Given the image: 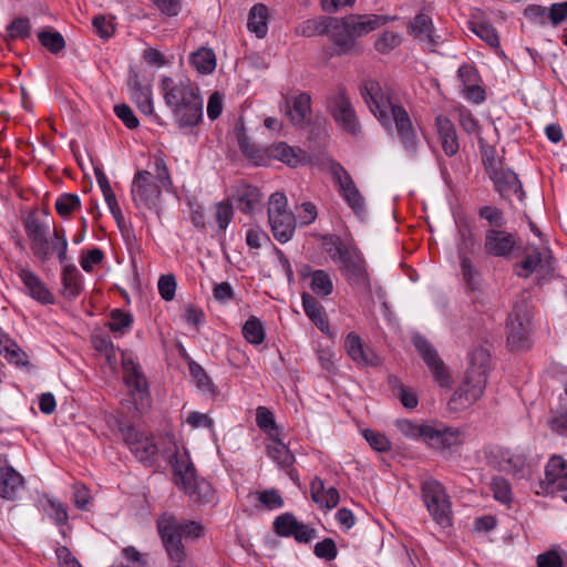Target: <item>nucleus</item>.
Masks as SVG:
<instances>
[{
  "mask_svg": "<svg viewBox=\"0 0 567 567\" xmlns=\"http://www.w3.org/2000/svg\"><path fill=\"white\" fill-rule=\"evenodd\" d=\"M360 93L382 127L399 140L410 158H415L421 140L417 134V125L412 122L406 109L400 103H394L390 93L384 92L375 80L364 81Z\"/></svg>",
  "mask_w": 567,
  "mask_h": 567,
  "instance_id": "1",
  "label": "nucleus"
},
{
  "mask_svg": "<svg viewBox=\"0 0 567 567\" xmlns=\"http://www.w3.org/2000/svg\"><path fill=\"white\" fill-rule=\"evenodd\" d=\"M159 89L174 124L183 132H193L204 120V99L199 86L188 78L162 76Z\"/></svg>",
  "mask_w": 567,
  "mask_h": 567,
  "instance_id": "2",
  "label": "nucleus"
},
{
  "mask_svg": "<svg viewBox=\"0 0 567 567\" xmlns=\"http://www.w3.org/2000/svg\"><path fill=\"white\" fill-rule=\"evenodd\" d=\"M396 19V16L374 13H351L337 18L336 55L361 54L363 48L359 40Z\"/></svg>",
  "mask_w": 567,
  "mask_h": 567,
  "instance_id": "3",
  "label": "nucleus"
},
{
  "mask_svg": "<svg viewBox=\"0 0 567 567\" xmlns=\"http://www.w3.org/2000/svg\"><path fill=\"white\" fill-rule=\"evenodd\" d=\"M491 368V353L484 347H477L468 355V368L464 381L450 400L454 410H464L474 404L484 394Z\"/></svg>",
  "mask_w": 567,
  "mask_h": 567,
  "instance_id": "4",
  "label": "nucleus"
},
{
  "mask_svg": "<svg viewBox=\"0 0 567 567\" xmlns=\"http://www.w3.org/2000/svg\"><path fill=\"white\" fill-rule=\"evenodd\" d=\"M24 230L30 240L33 256L42 264L47 262L53 254H56L60 264L68 259V240L63 229H54L50 241L49 225L41 221L35 214H30L24 220Z\"/></svg>",
  "mask_w": 567,
  "mask_h": 567,
  "instance_id": "5",
  "label": "nucleus"
},
{
  "mask_svg": "<svg viewBox=\"0 0 567 567\" xmlns=\"http://www.w3.org/2000/svg\"><path fill=\"white\" fill-rule=\"evenodd\" d=\"M169 463L174 475L181 481V487L189 497L200 503H212L214 501L215 491L212 484L197 477L195 465L186 451L181 454L178 447L174 446V451L169 455Z\"/></svg>",
  "mask_w": 567,
  "mask_h": 567,
  "instance_id": "6",
  "label": "nucleus"
},
{
  "mask_svg": "<svg viewBox=\"0 0 567 567\" xmlns=\"http://www.w3.org/2000/svg\"><path fill=\"white\" fill-rule=\"evenodd\" d=\"M117 430L132 454L147 467H153L158 461V446L152 433L137 430L128 420H116Z\"/></svg>",
  "mask_w": 567,
  "mask_h": 567,
  "instance_id": "7",
  "label": "nucleus"
},
{
  "mask_svg": "<svg viewBox=\"0 0 567 567\" xmlns=\"http://www.w3.org/2000/svg\"><path fill=\"white\" fill-rule=\"evenodd\" d=\"M421 496L432 519L442 528L452 527V502L445 486L435 478L424 480L421 484Z\"/></svg>",
  "mask_w": 567,
  "mask_h": 567,
  "instance_id": "8",
  "label": "nucleus"
},
{
  "mask_svg": "<svg viewBox=\"0 0 567 567\" xmlns=\"http://www.w3.org/2000/svg\"><path fill=\"white\" fill-rule=\"evenodd\" d=\"M123 381L127 386L128 396L138 413L148 411L152 406V395L147 378L141 364L122 352Z\"/></svg>",
  "mask_w": 567,
  "mask_h": 567,
  "instance_id": "9",
  "label": "nucleus"
},
{
  "mask_svg": "<svg viewBox=\"0 0 567 567\" xmlns=\"http://www.w3.org/2000/svg\"><path fill=\"white\" fill-rule=\"evenodd\" d=\"M481 250V244L475 237L473 227L464 221L457 225L456 251L460 259V267L463 280L472 290L477 289L476 278L480 276L472 264L471 257Z\"/></svg>",
  "mask_w": 567,
  "mask_h": 567,
  "instance_id": "10",
  "label": "nucleus"
},
{
  "mask_svg": "<svg viewBox=\"0 0 567 567\" xmlns=\"http://www.w3.org/2000/svg\"><path fill=\"white\" fill-rule=\"evenodd\" d=\"M326 109L342 131L352 136L361 133L359 117L344 85H339L336 92H330L327 95Z\"/></svg>",
  "mask_w": 567,
  "mask_h": 567,
  "instance_id": "11",
  "label": "nucleus"
},
{
  "mask_svg": "<svg viewBox=\"0 0 567 567\" xmlns=\"http://www.w3.org/2000/svg\"><path fill=\"white\" fill-rule=\"evenodd\" d=\"M530 319L528 301L515 302L506 321L507 347L511 351H523L530 348Z\"/></svg>",
  "mask_w": 567,
  "mask_h": 567,
  "instance_id": "12",
  "label": "nucleus"
},
{
  "mask_svg": "<svg viewBox=\"0 0 567 567\" xmlns=\"http://www.w3.org/2000/svg\"><path fill=\"white\" fill-rule=\"evenodd\" d=\"M555 271L554 256L549 248L527 244L523 250V259L515 265V274L520 278H529L537 272V282L549 279Z\"/></svg>",
  "mask_w": 567,
  "mask_h": 567,
  "instance_id": "13",
  "label": "nucleus"
},
{
  "mask_svg": "<svg viewBox=\"0 0 567 567\" xmlns=\"http://www.w3.org/2000/svg\"><path fill=\"white\" fill-rule=\"evenodd\" d=\"M132 200L135 207L156 209L162 199V187L148 171H137L131 186Z\"/></svg>",
  "mask_w": 567,
  "mask_h": 567,
  "instance_id": "14",
  "label": "nucleus"
},
{
  "mask_svg": "<svg viewBox=\"0 0 567 567\" xmlns=\"http://www.w3.org/2000/svg\"><path fill=\"white\" fill-rule=\"evenodd\" d=\"M337 261L340 262L339 270L341 275L352 288L364 289L370 287L367 262L357 246L343 254Z\"/></svg>",
  "mask_w": 567,
  "mask_h": 567,
  "instance_id": "15",
  "label": "nucleus"
},
{
  "mask_svg": "<svg viewBox=\"0 0 567 567\" xmlns=\"http://www.w3.org/2000/svg\"><path fill=\"white\" fill-rule=\"evenodd\" d=\"M427 447L439 452L441 455H451L464 443L463 432L458 427L446 425H429L423 442Z\"/></svg>",
  "mask_w": 567,
  "mask_h": 567,
  "instance_id": "16",
  "label": "nucleus"
},
{
  "mask_svg": "<svg viewBox=\"0 0 567 567\" xmlns=\"http://www.w3.org/2000/svg\"><path fill=\"white\" fill-rule=\"evenodd\" d=\"M330 173L334 181L340 196L351 207V209L359 214L364 210V200L359 189L357 188L349 172L337 161H331L329 165Z\"/></svg>",
  "mask_w": 567,
  "mask_h": 567,
  "instance_id": "17",
  "label": "nucleus"
},
{
  "mask_svg": "<svg viewBox=\"0 0 567 567\" xmlns=\"http://www.w3.org/2000/svg\"><path fill=\"white\" fill-rule=\"evenodd\" d=\"M520 237L504 228H487L484 233V250L496 258H507L518 248Z\"/></svg>",
  "mask_w": 567,
  "mask_h": 567,
  "instance_id": "18",
  "label": "nucleus"
},
{
  "mask_svg": "<svg viewBox=\"0 0 567 567\" xmlns=\"http://www.w3.org/2000/svg\"><path fill=\"white\" fill-rule=\"evenodd\" d=\"M128 91L131 100L135 103L142 114L152 116L159 125H165V122L154 111L153 90L151 84H142L138 74L134 73L128 81Z\"/></svg>",
  "mask_w": 567,
  "mask_h": 567,
  "instance_id": "19",
  "label": "nucleus"
},
{
  "mask_svg": "<svg viewBox=\"0 0 567 567\" xmlns=\"http://www.w3.org/2000/svg\"><path fill=\"white\" fill-rule=\"evenodd\" d=\"M489 178L494 184V189L499 194L502 198L512 203L511 196L515 195L519 202L524 200L525 192L523 189L522 182L519 181L517 174L512 169H492Z\"/></svg>",
  "mask_w": 567,
  "mask_h": 567,
  "instance_id": "20",
  "label": "nucleus"
},
{
  "mask_svg": "<svg viewBox=\"0 0 567 567\" xmlns=\"http://www.w3.org/2000/svg\"><path fill=\"white\" fill-rule=\"evenodd\" d=\"M17 274L32 299L41 305L54 303L53 293L34 271L28 267L18 266Z\"/></svg>",
  "mask_w": 567,
  "mask_h": 567,
  "instance_id": "21",
  "label": "nucleus"
},
{
  "mask_svg": "<svg viewBox=\"0 0 567 567\" xmlns=\"http://www.w3.org/2000/svg\"><path fill=\"white\" fill-rule=\"evenodd\" d=\"M336 17L329 16H320L318 18L308 19L298 27V32L307 38L327 35L333 47V54L336 55Z\"/></svg>",
  "mask_w": 567,
  "mask_h": 567,
  "instance_id": "22",
  "label": "nucleus"
},
{
  "mask_svg": "<svg viewBox=\"0 0 567 567\" xmlns=\"http://www.w3.org/2000/svg\"><path fill=\"white\" fill-rule=\"evenodd\" d=\"M261 193L255 185L239 182L233 187L231 200L244 214H251L261 202Z\"/></svg>",
  "mask_w": 567,
  "mask_h": 567,
  "instance_id": "23",
  "label": "nucleus"
},
{
  "mask_svg": "<svg viewBox=\"0 0 567 567\" xmlns=\"http://www.w3.org/2000/svg\"><path fill=\"white\" fill-rule=\"evenodd\" d=\"M236 140L240 152L252 164L266 166L267 165V151L266 147H259L254 144L247 135L243 117L239 118L235 126Z\"/></svg>",
  "mask_w": 567,
  "mask_h": 567,
  "instance_id": "24",
  "label": "nucleus"
},
{
  "mask_svg": "<svg viewBox=\"0 0 567 567\" xmlns=\"http://www.w3.org/2000/svg\"><path fill=\"white\" fill-rule=\"evenodd\" d=\"M346 350L351 359L363 367H377L380 364V359L375 352L365 347L361 338L355 332H350L344 342Z\"/></svg>",
  "mask_w": 567,
  "mask_h": 567,
  "instance_id": "25",
  "label": "nucleus"
},
{
  "mask_svg": "<svg viewBox=\"0 0 567 567\" xmlns=\"http://www.w3.org/2000/svg\"><path fill=\"white\" fill-rule=\"evenodd\" d=\"M435 128L444 154L449 157L456 155L460 151L458 136L455 125L445 115L435 117Z\"/></svg>",
  "mask_w": 567,
  "mask_h": 567,
  "instance_id": "26",
  "label": "nucleus"
},
{
  "mask_svg": "<svg viewBox=\"0 0 567 567\" xmlns=\"http://www.w3.org/2000/svg\"><path fill=\"white\" fill-rule=\"evenodd\" d=\"M268 223L277 241L286 244L292 239L297 227V217L292 212L268 217Z\"/></svg>",
  "mask_w": 567,
  "mask_h": 567,
  "instance_id": "27",
  "label": "nucleus"
},
{
  "mask_svg": "<svg viewBox=\"0 0 567 567\" xmlns=\"http://www.w3.org/2000/svg\"><path fill=\"white\" fill-rule=\"evenodd\" d=\"M547 486L554 489L567 491V462L563 456L554 455L545 467Z\"/></svg>",
  "mask_w": 567,
  "mask_h": 567,
  "instance_id": "28",
  "label": "nucleus"
},
{
  "mask_svg": "<svg viewBox=\"0 0 567 567\" xmlns=\"http://www.w3.org/2000/svg\"><path fill=\"white\" fill-rule=\"evenodd\" d=\"M24 480L22 475L12 466L0 467V497L8 501H14L18 493L23 488Z\"/></svg>",
  "mask_w": 567,
  "mask_h": 567,
  "instance_id": "29",
  "label": "nucleus"
},
{
  "mask_svg": "<svg viewBox=\"0 0 567 567\" xmlns=\"http://www.w3.org/2000/svg\"><path fill=\"white\" fill-rule=\"evenodd\" d=\"M312 501L324 509L334 508L340 502V494L336 487L326 488L324 482L316 476L310 484Z\"/></svg>",
  "mask_w": 567,
  "mask_h": 567,
  "instance_id": "30",
  "label": "nucleus"
},
{
  "mask_svg": "<svg viewBox=\"0 0 567 567\" xmlns=\"http://www.w3.org/2000/svg\"><path fill=\"white\" fill-rule=\"evenodd\" d=\"M302 308L311 322L323 333H329V320L323 306L310 293L301 295Z\"/></svg>",
  "mask_w": 567,
  "mask_h": 567,
  "instance_id": "31",
  "label": "nucleus"
},
{
  "mask_svg": "<svg viewBox=\"0 0 567 567\" xmlns=\"http://www.w3.org/2000/svg\"><path fill=\"white\" fill-rule=\"evenodd\" d=\"M62 296L68 300L76 299L82 290V275L73 264L64 265L61 274Z\"/></svg>",
  "mask_w": 567,
  "mask_h": 567,
  "instance_id": "32",
  "label": "nucleus"
},
{
  "mask_svg": "<svg viewBox=\"0 0 567 567\" xmlns=\"http://www.w3.org/2000/svg\"><path fill=\"white\" fill-rule=\"evenodd\" d=\"M433 22L430 16L420 12L408 23V31L414 38L426 40L432 47L437 45V41L433 35Z\"/></svg>",
  "mask_w": 567,
  "mask_h": 567,
  "instance_id": "33",
  "label": "nucleus"
},
{
  "mask_svg": "<svg viewBox=\"0 0 567 567\" xmlns=\"http://www.w3.org/2000/svg\"><path fill=\"white\" fill-rule=\"evenodd\" d=\"M267 151V165L271 159H277L289 167H297L301 163V158L296 150L289 146L286 142H278L268 147Z\"/></svg>",
  "mask_w": 567,
  "mask_h": 567,
  "instance_id": "34",
  "label": "nucleus"
},
{
  "mask_svg": "<svg viewBox=\"0 0 567 567\" xmlns=\"http://www.w3.org/2000/svg\"><path fill=\"white\" fill-rule=\"evenodd\" d=\"M268 8L264 3H256L248 14L247 28L257 38L262 39L268 31Z\"/></svg>",
  "mask_w": 567,
  "mask_h": 567,
  "instance_id": "35",
  "label": "nucleus"
},
{
  "mask_svg": "<svg viewBox=\"0 0 567 567\" xmlns=\"http://www.w3.org/2000/svg\"><path fill=\"white\" fill-rule=\"evenodd\" d=\"M425 364L431 370L434 380L440 384V386H447L450 384V373L442 361V359L439 357L437 351L435 348H432L429 350V352H425L421 355Z\"/></svg>",
  "mask_w": 567,
  "mask_h": 567,
  "instance_id": "36",
  "label": "nucleus"
},
{
  "mask_svg": "<svg viewBox=\"0 0 567 567\" xmlns=\"http://www.w3.org/2000/svg\"><path fill=\"white\" fill-rule=\"evenodd\" d=\"M287 113L293 124H302L311 112V96L307 92L298 94L293 99L292 107L286 101Z\"/></svg>",
  "mask_w": 567,
  "mask_h": 567,
  "instance_id": "37",
  "label": "nucleus"
},
{
  "mask_svg": "<svg viewBox=\"0 0 567 567\" xmlns=\"http://www.w3.org/2000/svg\"><path fill=\"white\" fill-rule=\"evenodd\" d=\"M189 63L200 73L210 74L215 71L217 62L213 49L202 47L197 51L190 53Z\"/></svg>",
  "mask_w": 567,
  "mask_h": 567,
  "instance_id": "38",
  "label": "nucleus"
},
{
  "mask_svg": "<svg viewBox=\"0 0 567 567\" xmlns=\"http://www.w3.org/2000/svg\"><path fill=\"white\" fill-rule=\"evenodd\" d=\"M40 44L51 54L58 55L65 49L64 37L52 27H45L38 32Z\"/></svg>",
  "mask_w": 567,
  "mask_h": 567,
  "instance_id": "39",
  "label": "nucleus"
},
{
  "mask_svg": "<svg viewBox=\"0 0 567 567\" xmlns=\"http://www.w3.org/2000/svg\"><path fill=\"white\" fill-rule=\"evenodd\" d=\"M32 24L28 17H16L6 27L4 41L11 42L16 40L25 41L31 37Z\"/></svg>",
  "mask_w": 567,
  "mask_h": 567,
  "instance_id": "40",
  "label": "nucleus"
},
{
  "mask_svg": "<svg viewBox=\"0 0 567 567\" xmlns=\"http://www.w3.org/2000/svg\"><path fill=\"white\" fill-rule=\"evenodd\" d=\"M272 444L267 445V455L278 464L281 468H290L295 463V455L288 446L277 436V440H271Z\"/></svg>",
  "mask_w": 567,
  "mask_h": 567,
  "instance_id": "41",
  "label": "nucleus"
},
{
  "mask_svg": "<svg viewBox=\"0 0 567 567\" xmlns=\"http://www.w3.org/2000/svg\"><path fill=\"white\" fill-rule=\"evenodd\" d=\"M321 243L324 251L333 261H337L343 254H347L350 249L355 247L354 244L344 243L340 236L334 234L323 235L321 237Z\"/></svg>",
  "mask_w": 567,
  "mask_h": 567,
  "instance_id": "42",
  "label": "nucleus"
},
{
  "mask_svg": "<svg viewBox=\"0 0 567 567\" xmlns=\"http://www.w3.org/2000/svg\"><path fill=\"white\" fill-rule=\"evenodd\" d=\"M468 29L493 49H501L499 35L496 29L485 21H470Z\"/></svg>",
  "mask_w": 567,
  "mask_h": 567,
  "instance_id": "43",
  "label": "nucleus"
},
{
  "mask_svg": "<svg viewBox=\"0 0 567 567\" xmlns=\"http://www.w3.org/2000/svg\"><path fill=\"white\" fill-rule=\"evenodd\" d=\"M388 382L405 409L413 410L417 406V394L412 389L404 385L398 377L390 375Z\"/></svg>",
  "mask_w": 567,
  "mask_h": 567,
  "instance_id": "44",
  "label": "nucleus"
},
{
  "mask_svg": "<svg viewBox=\"0 0 567 567\" xmlns=\"http://www.w3.org/2000/svg\"><path fill=\"white\" fill-rule=\"evenodd\" d=\"M189 373L193 377L196 386L203 392L208 394L210 398H215L218 393L217 388L213 383L209 375L206 373L204 368L195 362L190 361L188 364Z\"/></svg>",
  "mask_w": 567,
  "mask_h": 567,
  "instance_id": "45",
  "label": "nucleus"
},
{
  "mask_svg": "<svg viewBox=\"0 0 567 567\" xmlns=\"http://www.w3.org/2000/svg\"><path fill=\"white\" fill-rule=\"evenodd\" d=\"M256 424L270 440H277V436L280 435V429L276 424L275 415L266 406H258L256 409Z\"/></svg>",
  "mask_w": 567,
  "mask_h": 567,
  "instance_id": "46",
  "label": "nucleus"
},
{
  "mask_svg": "<svg viewBox=\"0 0 567 567\" xmlns=\"http://www.w3.org/2000/svg\"><path fill=\"white\" fill-rule=\"evenodd\" d=\"M243 336L245 340L254 346L264 343L266 339V330L261 320L255 316H250L243 326Z\"/></svg>",
  "mask_w": 567,
  "mask_h": 567,
  "instance_id": "47",
  "label": "nucleus"
},
{
  "mask_svg": "<svg viewBox=\"0 0 567 567\" xmlns=\"http://www.w3.org/2000/svg\"><path fill=\"white\" fill-rule=\"evenodd\" d=\"M488 486L489 491L493 493V497L495 501L505 505H509L512 503V485L507 478L499 475H495L492 477Z\"/></svg>",
  "mask_w": 567,
  "mask_h": 567,
  "instance_id": "48",
  "label": "nucleus"
},
{
  "mask_svg": "<svg viewBox=\"0 0 567 567\" xmlns=\"http://www.w3.org/2000/svg\"><path fill=\"white\" fill-rule=\"evenodd\" d=\"M311 291L318 297L326 298L333 292V282L330 275L323 269H316L309 282Z\"/></svg>",
  "mask_w": 567,
  "mask_h": 567,
  "instance_id": "49",
  "label": "nucleus"
},
{
  "mask_svg": "<svg viewBox=\"0 0 567 567\" xmlns=\"http://www.w3.org/2000/svg\"><path fill=\"white\" fill-rule=\"evenodd\" d=\"M133 316L122 309H113L106 327L114 333L124 334L133 324Z\"/></svg>",
  "mask_w": 567,
  "mask_h": 567,
  "instance_id": "50",
  "label": "nucleus"
},
{
  "mask_svg": "<svg viewBox=\"0 0 567 567\" xmlns=\"http://www.w3.org/2000/svg\"><path fill=\"white\" fill-rule=\"evenodd\" d=\"M429 425L430 424L414 423L409 419H399L395 421V426L402 435L411 440H421L422 442H424Z\"/></svg>",
  "mask_w": 567,
  "mask_h": 567,
  "instance_id": "51",
  "label": "nucleus"
},
{
  "mask_svg": "<svg viewBox=\"0 0 567 567\" xmlns=\"http://www.w3.org/2000/svg\"><path fill=\"white\" fill-rule=\"evenodd\" d=\"M486 463L493 468L503 472L507 468L508 447L491 445L484 449Z\"/></svg>",
  "mask_w": 567,
  "mask_h": 567,
  "instance_id": "52",
  "label": "nucleus"
},
{
  "mask_svg": "<svg viewBox=\"0 0 567 567\" xmlns=\"http://www.w3.org/2000/svg\"><path fill=\"white\" fill-rule=\"evenodd\" d=\"M91 342L94 350L103 354L110 365H113L116 362L115 347L110 337L103 334H93Z\"/></svg>",
  "mask_w": 567,
  "mask_h": 567,
  "instance_id": "53",
  "label": "nucleus"
},
{
  "mask_svg": "<svg viewBox=\"0 0 567 567\" xmlns=\"http://www.w3.org/2000/svg\"><path fill=\"white\" fill-rule=\"evenodd\" d=\"M478 217L487 221L489 228H504L506 225V219L504 216V212L491 205H485L478 208Z\"/></svg>",
  "mask_w": 567,
  "mask_h": 567,
  "instance_id": "54",
  "label": "nucleus"
},
{
  "mask_svg": "<svg viewBox=\"0 0 567 567\" xmlns=\"http://www.w3.org/2000/svg\"><path fill=\"white\" fill-rule=\"evenodd\" d=\"M80 207L81 200L76 194L64 193L60 195L55 200V210L63 218L69 217L72 212L79 209Z\"/></svg>",
  "mask_w": 567,
  "mask_h": 567,
  "instance_id": "55",
  "label": "nucleus"
},
{
  "mask_svg": "<svg viewBox=\"0 0 567 567\" xmlns=\"http://www.w3.org/2000/svg\"><path fill=\"white\" fill-rule=\"evenodd\" d=\"M298 519L292 513H284L277 516L274 520V530L280 537H290L296 527H298Z\"/></svg>",
  "mask_w": 567,
  "mask_h": 567,
  "instance_id": "56",
  "label": "nucleus"
},
{
  "mask_svg": "<svg viewBox=\"0 0 567 567\" xmlns=\"http://www.w3.org/2000/svg\"><path fill=\"white\" fill-rule=\"evenodd\" d=\"M527 461V453L522 447L508 449L507 455V468L503 472H507L511 474H520L525 470Z\"/></svg>",
  "mask_w": 567,
  "mask_h": 567,
  "instance_id": "57",
  "label": "nucleus"
},
{
  "mask_svg": "<svg viewBox=\"0 0 567 567\" xmlns=\"http://www.w3.org/2000/svg\"><path fill=\"white\" fill-rule=\"evenodd\" d=\"M363 437L369 443L371 449H373L377 452L380 453H386L391 450L392 445L390 440L386 437L385 434L372 430V429H365L362 432Z\"/></svg>",
  "mask_w": 567,
  "mask_h": 567,
  "instance_id": "58",
  "label": "nucleus"
},
{
  "mask_svg": "<svg viewBox=\"0 0 567 567\" xmlns=\"http://www.w3.org/2000/svg\"><path fill=\"white\" fill-rule=\"evenodd\" d=\"M44 511L49 517L58 525L63 526L69 522V515L65 506L55 498H48Z\"/></svg>",
  "mask_w": 567,
  "mask_h": 567,
  "instance_id": "59",
  "label": "nucleus"
},
{
  "mask_svg": "<svg viewBox=\"0 0 567 567\" xmlns=\"http://www.w3.org/2000/svg\"><path fill=\"white\" fill-rule=\"evenodd\" d=\"M402 38L392 31L382 32L374 42V49L381 54H388L401 44Z\"/></svg>",
  "mask_w": 567,
  "mask_h": 567,
  "instance_id": "60",
  "label": "nucleus"
},
{
  "mask_svg": "<svg viewBox=\"0 0 567 567\" xmlns=\"http://www.w3.org/2000/svg\"><path fill=\"white\" fill-rule=\"evenodd\" d=\"M113 20V17L111 19H106V17L103 14L94 16L92 19V27L96 35L103 40L111 39L116 31V27Z\"/></svg>",
  "mask_w": 567,
  "mask_h": 567,
  "instance_id": "61",
  "label": "nucleus"
},
{
  "mask_svg": "<svg viewBox=\"0 0 567 567\" xmlns=\"http://www.w3.org/2000/svg\"><path fill=\"white\" fill-rule=\"evenodd\" d=\"M216 221L220 231H225L234 218V207L229 200H221L216 204Z\"/></svg>",
  "mask_w": 567,
  "mask_h": 567,
  "instance_id": "62",
  "label": "nucleus"
},
{
  "mask_svg": "<svg viewBox=\"0 0 567 567\" xmlns=\"http://www.w3.org/2000/svg\"><path fill=\"white\" fill-rule=\"evenodd\" d=\"M313 554L316 557L323 559L326 561H332L338 556V548L336 542L332 538H324L321 542H318L313 547Z\"/></svg>",
  "mask_w": 567,
  "mask_h": 567,
  "instance_id": "63",
  "label": "nucleus"
},
{
  "mask_svg": "<svg viewBox=\"0 0 567 567\" xmlns=\"http://www.w3.org/2000/svg\"><path fill=\"white\" fill-rule=\"evenodd\" d=\"M114 114L128 130H135L140 126L138 118L135 116L132 107L126 103L115 105Z\"/></svg>",
  "mask_w": 567,
  "mask_h": 567,
  "instance_id": "64",
  "label": "nucleus"
}]
</instances>
